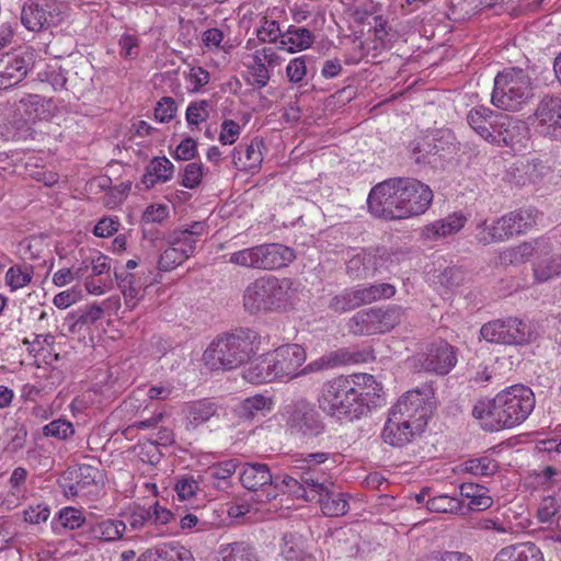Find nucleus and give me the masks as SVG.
<instances>
[{
  "label": "nucleus",
  "instance_id": "393cba45",
  "mask_svg": "<svg viewBox=\"0 0 561 561\" xmlns=\"http://www.w3.org/2000/svg\"><path fill=\"white\" fill-rule=\"evenodd\" d=\"M279 375L276 351L263 356L259 363L244 373V378L253 383H266L277 379Z\"/></svg>",
  "mask_w": 561,
  "mask_h": 561
},
{
  "label": "nucleus",
  "instance_id": "7c9ffc66",
  "mask_svg": "<svg viewBox=\"0 0 561 561\" xmlns=\"http://www.w3.org/2000/svg\"><path fill=\"white\" fill-rule=\"evenodd\" d=\"M460 495L468 499L469 502L465 505L463 511H484L492 506L493 500L488 495V489L477 483H462L459 486Z\"/></svg>",
  "mask_w": 561,
  "mask_h": 561
},
{
  "label": "nucleus",
  "instance_id": "473e14b6",
  "mask_svg": "<svg viewBox=\"0 0 561 561\" xmlns=\"http://www.w3.org/2000/svg\"><path fill=\"white\" fill-rule=\"evenodd\" d=\"M538 210L534 207L519 208L505 216L511 237L526 233L537 224Z\"/></svg>",
  "mask_w": 561,
  "mask_h": 561
},
{
  "label": "nucleus",
  "instance_id": "ea45409f",
  "mask_svg": "<svg viewBox=\"0 0 561 561\" xmlns=\"http://www.w3.org/2000/svg\"><path fill=\"white\" fill-rule=\"evenodd\" d=\"M80 266L83 268L82 277L93 276L111 279V259L101 252H96L82 260Z\"/></svg>",
  "mask_w": 561,
  "mask_h": 561
},
{
  "label": "nucleus",
  "instance_id": "69168bd1",
  "mask_svg": "<svg viewBox=\"0 0 561 561\" xmlns=\"http://www.w3.org/2000/svg\"><path fill=\"white\" fill-rule=\"evenodd\" d=\"M204 169L201 162H190L184 167L181 184L186 188L197 187L203 179Z\"/></svg>",
  "mask_w": 561,
  "mask_h": 561
},
{
  "label": "nucleus",
  "instance_id": "de8ad7c7",
  "mask_svg": "<svg viewBox=\"0 0 561 561\" xmlns=\"http://www.w3.org/2000/svg\"><path fill=\"white\" fill-rule=\"evenodd\" d=\"M559 275H561V254H553L534 266V277L538 283L548 282Z\"/></svg>",
  "mask_w": 561,
  "mask_h": 561
},
{
  "label": "nucleus",
  "instance_id": "a211bd4d",
  "mask_svg": "<svg viewBox=\"0 0 561 561\" xmlns=\"http://www.w3.org/2000/svg\"><path fill=\"white\" fill-rule=\"evenodd\" d=\"M55 3L44 0L42 3L27 0L21 7V23L32 32H38L50 26L54 20Z\"/></svg>",
  "mask_w": 561,
  "mask_h": 561
},
{
  "label": "nucleus",
  "instance_id": "a878e982",
  "mask_svg": "<svg viewBox=\"0 0 561 561\" xmlns=\"http://www.w3.org/2000/svg\"><path fill=\"white\" fill-rule=\"evenodd\" d=\"M279 62V54L275 47H263L261 51H256L251 73L259 87H264L268 79L270 72L274 70Z\"/></svg>",
  "mask_w": 561,
  "mask_h": 561
},
{
  "label": "nucleus",
  "instance_id": "58836bf2",
  "mask_svg": "<svg viewBox=\"0 0 561 561\" xmlns=\"http://www.w3.org/2000/svg\"><path fill=\"white\" fill-rule=\"evenodd\" d=\"M272 408L273 401L270 398L256 394L244 399L237 408V413L241 419L251 420L259 414L264 415Z\"/></svg>",
  "mask_w": 561,
  "mask_h": 561
},
{
  "label": "nucleus",
  "instance_id": "5701e85b",
  "mask_svg": "<svg viewBox=\"0 0 561 561\" xmlns=\"http://www.w3.org/2000/svg\"><path fill=\"white\" fill-rule=\"evenodd\" d=\"M423 433L417 425L399 424V421L388 416L381 437L386 444L393 447H403Z\"/></svg>",
  "mask_w": 561,
  "mask_h": 561
},
{
  "label": "nucleus",
  "instance_id": "37998d69",
  "mask_svg": "<svg viewBox=\"0 0 561 561\" xmlns=\"http://www.w3.org/2000/svg\"><path fill=\"white\" fill-rule=\"evenodd\" d=\"M219 554L221 561H257L254 549L244 541L222 546Z\"/></svg>",
  "mask_w": 561,
  "mask_h": 561
},
{
  "label": "nucleus",
  "instance_id": "864d4df0",
  "mask_svg": "<svg viewBox=\"0 0 561 561\" xmlns=\"http://www.w3.org/2000/svg\"><path fill=\"white\" fill-rule=\"evenodd\" d=\"M360 306L362 304L358 291L356 288H354L334 296L329 304V309L336 313H343L356 309Z\"/></svg>",
  "mask_w": 561,
  "mask_h": 561
},
{
  "label": "nucleus",
  "instance_id": "ddd939ff",
  "mask_svg": "<svg viewBox=\"0 0 561 561\" xmlns=\"http://www.w3.org/2000/svg\"><path fill=\"white\" fill-rule=\"evenodd\" d=\"M417 360L423 370L437 375H447L457 364V350L444 340L430 344Z\"/></svg>",
  "mask_w": 561,
  "mask_h": 561
},
{
  "label": "nucleus",
  "instance_id": "72a5a7b5",
  "mask_svg": "<svg viewBox=\"0 0 561 561\" xmlns=\"http://www.w3.org/2000/svg\"><path fill=\"white\" fill-rule=\"evenodd\" d=\"M262 159L259 145L254 142L240 144L232 151V162L239 170L252 171L261 164Z\"/></svg>",
  "mask_w": 561,
  "mask_h": 561
},
{
  "label": "nucleus",
  "instance_id": "052dcab7",
  "mask_svg": "<svg viewBox=\"0 0 561 561\" xmlns=\"http://www.w3.org/2000/svg\"><path fill=\"white\" fill-rule=\"evenodd\" d=\"M285 494H288V497L293 496L306 502H313L317 497V495H310V492L307 491L302 483L289 476L283 477V495Z\"/></svg>",
  "mask_w": 561,
  "mask_h": 561
},
{
  "label": "nucleus",
  "instance_id": "7ed1b4c3",
  "mask_svg": "<svg viewBox=\"0 0 561 561\" xmlns=\"http://www.w3.org/2000/svg\"><path fill=\"white\" fill-rule=\"evenodd\" d=\"M259 340V334L252 329L220 334L205 350L203 360L213 370L236 369L255 355Z\"/></svg>",
  "mask_w": 561,
  "mask_h": 561
},
{
  "label": "nucleus",
  "instance_id": "c03bdc74",
  "mask_svg": "<svg viewBox=\"0 0 561 561\" xmlns=\"http://www.w3.org/2000/svg\"><path fill=\"white\" fill-rule=\"evenodd\" d=\"M463 507L465 505L461 500L446 494L437 495L426 501V508L434 513L465 515Z\"/></svg>",
  "mask_w": 561,
  "mask_h": 561
},
{
  "label": "nucleus",
  "instance_id": "f8f14e48",
  "mask_svg": "<svg viewBox=\"0 0 561 561\" xmlns=\"http://www.w3.org/2000/svg\"><path fill=\"white\" fill-rule=\"evenodd\" d=\"M34 66V53L26 48L0 55V90L19 84Z\"/></svg>",
  "mask_w": 561,
  "mask_h": 561
},
{
  "label": "nucleus",
  "instance_id": "c756f323",
  "mask_svg": "<svg viewBox=\"0 0 561 561\" xmlns=\"http://www.w3.org/2000/svg\"><path fill=\"white\" fill-rule=\"evenodd\" d=\"M217 410V404L208 399L187 403L185 407L186 427L193 430L197 428L215 416Z\"/></svg>",
  "mask_w": 561,
  "mask_h": 561
},
{
  "label": "nucleus",
  "instance_id": "a19ab883",
  "mask_svg": "<svg viewBox=\"0 0 561 561\" xmlns=\"http://www.w3.org/2000/svg\"><path fill=\"white\" fill-rule=\"evenodd\" d=\"M33 266L30 264L12 265L4 275V283L11 293L26 287L33 278Z\"/></svg>",
  "mask_w": 561,
  "mask_h": 561
},
{
  "label": "nucleus",
  "instance_id": "4c0bfd02",
  "mask_svg": "<svg viewBox=\"0 0 561 561\" xmlns=\"http://www.w3.org/2000/svg\"><path fill=\"white\" fill-rule=\"evenodd\" d=\"M307 354L299 344H283V377H298L297 369L306 362Z\"/></svg>",
  "mask_w": 561,
  "mask_h": 561
},
{
  "label": "nucleus",
  "instance_id": "2eb2a0df",
  "mask_svg": "<svg viewBox=\"0 0 561 561\" xmlns=\"http://www.w3.org/2000/svg\"><path fill=\"white\" fill-rule=\"evenodd\" d=\"M528 134L529 129L525 122L502 113L495 129L492 130L489 142L499 147L515 149L525 146Z\"/></svg>",
  "mask_w": 561,
  "mask_h": 561
},
{
  "label": "nucleus",
  "instance_id": "dca6fc26",
  "mask_svg": "<svg viewBox=\"0 0 561 561\" xmlns=\"http://www.w3.org/2000/svg\"><path fill=\"white\" fill-rule=\"evenodd\" d=\"M404 219L424 214L433 202V192L428 185L413 178H403Z\"/></svg>",
  "mask_w": 561,
  "mask_h": 561
},
{
  "label": "nucleus",
  "instance_id": "aec40b11",
  "mask_svg": "<svg viewBox=\"0 0 561 561\" xmlns=\"http://www.w3.org/2000/svg\"><path fill=\"white\" fill-rule=\"evenodd\" d=\"M466 217L460 213H454L443 219L435 220L421 230V238L424 241H437L454 233H457L466 222Z\"/></svg>",
  "mask_w": 561,
  "mask_h": 561
},
{
  "label": "nucleus",
  "instance_id": "9d476101",
  "mask_svg": "<svg viewBox=\"0 0 561 561\" xmlns=\"http://www.w3.org/2000/svg\"><path fill=\"white\" fill-rule=\"evenodd\" d=\"M126 526L131 530H144L151 526L156 528V531L147 530L146 534H150L152 537L163 536L164 531L160 528L170 524L175 517L174 514L160 505L159 502H154L149 507L135 505L128 513L125 514Z\"/></svg>",
  "mask_w": 561,
  "mask_h": 561
},
{
  "label": "nucleus",
  "instance_id": "2f4dec72",
  "mask_svg": "<svg viewBox=\"0 0 561 561\" xmlns=\"http://www.w3.org/2000/svg\"><path fill=\"white\" fill-rule=\"evenodd\" d=\"M174 165L167 157H154L146 169L142 183L152 187L157 183H165L173 178Z\"/></svg>",
  "mask_w": 561,
  "mask_h": 561
},
{
  "label": "nucleus",
  "instance_id": "20e7f679",
  "mask_svg": "<svg viewBox=\"0 0 561 561\" xmlns=\"http://www.w3.org/2000/svg\"><path fill=\"white\" fill-rule=\"evenodd\" d=\"M534 98V81L528 70L508 67L494 78L492 104L503 111L516 112Z\"/></svg>",
  "mask_w": 561,
  "mask_h": 561
},
{
  "label": "nucleus",
  "instance_id": "0eeeda50",
  "mask_svg": "<svg viewBox=\"0 0 561 561\" xmlns=\"http://www.w3.org/2000/svg\"><path fill=\"white\" fill-rule=\"evenodd\" d=\"M242 302L245 311L251 314L277 309L280 302V280L272 275L254 279L245 287Z\"/></svg>",
  "mask_w": 561,
  "mask_h": 561
},
{
  "label": "nucleus",
  "instance_id": "6ab92c4d",
  "mask_svg": "<svg viewBox=\"0 0 561 561\" xmlns=\"http://www.w3.org/2000/svg\"><path fill=\"white\" fill-rule=\"evenodd\" d=\"M398 401L407 403L408 414L412 415V425L424 432L427 421L433 413V402L427 394L420 390H411L403 394Z\"/></svg>",
  "mask_w": 561,
  "mask_h": 561
},
{
  "label": "nucleus",
  "instance_id": "774afa93",
  "mask_svg": "<svg viewBox=\"0 0 561 561\" xmlns=\"http://www.w3.org/2000/svg\"><path fill=\"white\" fill-rule=\"evenodd\" d=\"M50 515V508L47 504L30 505L23 511L24 520L32 525L45 523Z\"/></svg>",
  "mask_w": 561,
  "mask_h": 561
},
{
  "label": "nucleus",
  "instance_id": "603ef678",
  "mask_svg": "<svg viewBox=\"0 0 561 561\" xmlns=\"http://www.w3.org/2000/svg\"><path fill=\"white\" fill-rule=\"evenodd\" d=\"M462 466L463 471L481 477H491L499 469L497 461L489 456L469 459Z\"/></svg>",
  "mask_w": 561,
  "mask_h": 561
},
{
  "label": "nucleus",
  "instance_id": "13d9d810",
  "mask_svg": "<svg viewBox=\"0 0 561 561\" xmlns=\"http://www.w3.org/2000/svg\"><path fill=\"white\" fill-rule=\"evenodd\" d=\"M183 253V251L181 252L174 245L169 244V247L160 254L158 268L164 272L174 270L186 261Z\"/></svg>",
  "mask_w": 561,
  "mask_h": 561
},
{
  "label": "nucleus",
  "instance_id": "6e6552de",
  "mask_svg": "<svg viewBox=\"0 0 561 561\" xmlns=\"http://www.w3.org/2000/svg\"><path fill=\"white\" fill-rule=\"evenodd\" d=\"M241 484L251 491H257L261 489L260 501L263 502V496L270 504L268 507H264V504L260 508L261 511L277 513L280 508V501L277 500L278 490L277 485L273 484V478L270 468L263 463H245L240 472Z\"/></svg>",
  "mask_w": 561,
  "mask_h": 561
},
{
  "label": "nucleus",
  "instance_id": "4d7b16f0",
  "mask_svg": "<svg viewBox=\"0 0 561 561\" xmlns=\"http://www.w3.org/2000/svg\"><path fill=\"white\" fill-rule=\"evenodd\" d=\"M43 434L46 437H54L60 440H66L75 434V428L71 422L58 419L46 424L43 427Z\"/></svg>",
  "mask_w": 561,
  "mask_h": 561
},
{
  "label": "nucleus",
  "instance_id": "79ce46f5",
  "mask_svg": "<svg viewBox=\"0 0 561 561\" xmlns=\"http://www.w3.org/2000/svg\"><path fill=\"white\" fill-rule=\"evenodd\" d=\"M375 319L373 308L358 311L348 320V330L359 336L377 334Z\"/></svg>",
  "mask_w": 561,
  "mask_h": 561
},
{
  "label": "nucleus",
  "instance_id": "39448f33",
  "mask_svg": "<svg viewBox=\"0 0 561 561\" xmlns=\"http://www.w3.org/2000/svg\"><path fill=\"white\" fill-rule=\"evenodd\" d=\"M403 178H391L376 184L369 192L367 205L369 213L385 220L404 219V197L402 185Z\"/></svg>",
  "mask_w": 561,
  "mask_h": 561
},
{
  "label": "nucleus",
  "instance_id": "c85d7f7f",
  "mask_svg": "<svg viewBox=\"0 0 561 561\" xmlns=\"http://www.w3.org/2000/svg\"><path fill=\"white\" fill-rule=\"evenodd\" d=\"M477 240L482 244L503 242L511 238L505 216L489 224L486 220L477 226Z\"/></svg>",
  "mask_w": 561,
  "mask_h": 561
},
{
  "label": "nucleus",
  "instance_id": "f257e3e1",
  "mask_svg": "<svg viewBox=\"0 0 561 561\" xmlns=\"http://www.w3.org/2000/svg\"><path fill=\"white\" fill-rule=\"evenodd\" d=\"M381 390L373 375H340L325 381L318 397L319 408L337 419H358L368 409L370 397Z\"/></svg>",
  "mask_w": 561,
  "mask_h": 561
},
{
  "label": "nucleus",
  "instance_id": "4be33fe9",
  "mask_svg": "<svg viewBox=\"0 0 561 561\" xmlns=\"http://www.w3.org/2000/svg\"><path fill=\"white\" fill-rule=\"evenodd\" d=\"M114 276L123 294L125 305L134 309L144 297L145 284L137 273L114 270Z\"/></svg>",
  "mask_w": 561,
  "mask_h": 561
},
{
  "label": "nucleus",
  "instance_id": "4468645a",
  "mask_svg": "<svg viewBox=\"0 0 561 561\" xmlns=\"http://www.w3.org/2000/svg\"><path fill=\"white\" fill-rule=\"evenodd\" d=\"M536 128L545 136L561 138V98L546 94L534 112Z\"/></svg>",
  "mask_w": 561,
  "mask_h": 561
},
{
  "label": "nucleus",
  "instance_id": "680f3d73",
  "mask_svg": "<svg viewBox=\"0 0 561 561\" xmlns=\"http://www.w3.org/2000/svg\"><path fill=\"white\" fill-rule=\"evenodd\" d=\"M58 519L64 528L70 530L80 528L85 522L83 512L72 506H67L60 510L58 513Z\"/></svg>",
  "mask_w": 561,
  "mask_h": 561
},
{
  "label": "nucleus",
  "instance_id": "b1692460",
  "mask_svg": "<svg viewBox=\"0 0 561 561\" xmlns=\"http://www.w3.org/2000/svg\"><path fill=\"white\" fill-rule=\"evenodd\" d=\"M501 114L485 106H477L469 111L467 122L481 138L489 142Z\"/></svg>",
  "mask_w": 561,
  "mask_h": 561
},
{
  "label": "nucleus",
  "instance_id": "423d86ee",
  "mask_svg": "<svg viewBox=\"0 0 561 561\" xmlns=\"http://www.w3.org/2000/svg\"><path fill=\"white\" fill-rule=\"evenodd\" d=\"M533 335L530 323L516 317L496 319L483 324L480 329V336L483 340L505 345L527 344Z\"/></svg>",
  "mask_w": 561,
  "mask_h": 561
},
{
  "label": "nucleus",
  "instance_id": "f03ea898",
  "mask_svg": "<svg viewBox=\"0 0 561 561\" xmlns=\"http://www.w3.org/2000/svg\"><path fill=\"white\" fill-rule=\"evenodd\" d=\"M535 407V396L530 388L513 386L499 392L494 399L479 401L472 415L481 421L485 431L496 432L522 424Z\"/></svg>",
  "mask_w": 561,
  "mask_h": 561
},
{
  "label": "nucleus",
  "instance_id": "3c124183",
  "mask_svg": "<svg viewBox=\"0 0 561 561\" xmlns=\"http://www.w3.org/2000/svg\"><path fill=\"white\" fill-rule=\"evenodd\" d=\"M356 289L362 305L371 304L382 298H390L396 294L394 286L388 283L369 285L367 287Z\"/></svg>",
  "mask_w": 561,
  "mask_h": 561
},
{
  "label": "nucleus",
  "instance_id": "e2e57ef3",
  "mask_svg": "<svg viewBox=\"0 0 561 561\" xmlns=\"http://www.w3.org/2000/svg\"><path fill=\"white\" fill-rule=\"evenodd\" d=\"M253 506L247 501L238 500L228 505L227 514L232 523L242 524L252 518Z\"/></svg>",
  "mask_w": 561,
  "mask_h": 561
},
{
  "label": "nucleus",
  "instance_id": "bf43d9fd",
  "mask_svg": "<svg viewBox=\"0 0 561 561\" xmlns=\"http://www.w3.org/2000/svg\"><path fill=\"white\" fill-rule=\"evenodd\" d=\"M174 491L180 500H190L199 491V482L193 476H180L174 483Z\"/></svg>",
  "mask_w": 561,
  "mask_h": 561
},
{
  "label": "nucleus",
  "instance_id": "a18cd8bd",
  "mask_svg": "<svg viewBox=\"0 0 561 561\" xmlns=\"http://www.w3.org/2000/svg\"><path fill=\"white\" fill-rule=\"evenodd\" d=\"M283 541V561H316L312 554L304 551L301 537L285 535Z\"/></svg>",
  "mask_w": 561,
  "mask_h": 561
},
{
  "label": "nucleus",
  "instance_id": "0e129e2a",
  "mask_svg": "<svg viewBox=\"0 0 561 561\" xmlns=\"http://www.w3.org/2000/svg\"><path fill=\"white\" fill-rule=\"evenodd\" d=\"M209 102L199 100L191 102L186 108V121L188 125H198L209 117Z\"/></svg>",
  "mask_w": 561,
  "mask_h": 561
},
{
  "label": "nucleus",
  "instance_id": "9b49d317",
  "mask_svg": "<svg viewBox=\"0 0 561 561\" xmlns=\"http://www.w3.org/2000/svg\"><path fill=\"white\" fill-rule=\"evenodd\" d=\"M287 414V428L291 435L312 437L321 434L324 430L319 413L305 399L289 405Z\"/></svg>",
  "mask_w": 561,
  "mask_h": 561
},
{
  "label": "nucleus",
  "instance_id": "49530a36",
  "mask_svg": "<svg viewBox=\"0 0 561 561\" xmlns=\"http://www.w3.org/2000/svg\"><path fill=\"white\" fill-rule=\"evenodd\" d=\"M376 316L375 324L378 333H386L401 322L402 311L400 307L393 306L387 309L373 308Z\"/></svg>",
  "mask_w": 561,
  "mask_h": 561
},
{
  "label": "nucleus",
  "instance_id": "8fccbe9b",
  "mask_svg": "<svg viewBox=\"0 0 561 561\" xmlns=\"http://www.w3.org/2000/svg\"><path fill=\"white\" fill-rule=\"evenodd\" d=\"M331 368L348 365L365 363L368 359L369 353L366 351L351 350V348H339L336 351L327 354Z\"/></svg>",
  "mask_w": 561,
  "mask_h": 561
},
{
  "label": "nucleus",
  "instance_id": "09e8293b",
  "mask_svg": "<svg viewBox=\"0 0 561 561\" xmlns=\"http://www.w3.org/2000/svg\"><path fill=\"white\" fill-rule=\"evenodd\" d=\"M366 264H371L374 266V271H378L383 265L382 256L376 255H354L346 264V272L352 278H362L366 277Z\"/></svg>",
  "mask_w": 561,
  "mask_h": 561
},
{
  "label": "nucleus",
  "instance_id": "338daca9",
  "mask_svg": "<svg viewBox=\"0 0 561 561\" xmlns=\"http://www.w3.org/2000/svg\"><path fill=\"white\" fill-rule=\"evenodd\" d=\"M187 89L198 92L209 82V72L202 67H192L186 75Z\"/></svg>",
  "mask_w": 561,
  "mask_h": 561
},
{
  "label": "nucleus",
  "instance_id": "1a4fd4ad",
  "mask_svg": "<svg viewBox=\"0 0 561 561\" xmlns=\"http://www.w3.org/2000/svg\"><path fill=\"white\" fill-rule=\"evenodd\" d=\"M229 263L251 270L274 271L280 267V244L262 243L229 254Z\"/></svg>",
  "mask_w": 561,
  "mask_h": 561
},
{
  "label": "nucleus",
  "instance_id": "f704fd0d",
  "mask_svg": "<svg viewBox=\"0 0 561 561\" xmlns=\"http://www.w3.org/2000/svg\"><path fill=\"white\" fill-rule=\"evenodd\" d=\"M237 468V460L228 459L210 466L206 471V476L216 489L227 490L231 485V478L236 473Z\"/></svg>",
  "mask_w": 561,
  "mask_h": 561
},
{
  "label": "nucleus",
  "instance_id": "e433bc0d",
  "mask_svg": "<svg viewBox=\"0 0 561 561\" xmlns=\"http://www.w3.org/2000/svg\"><path fill=\"white\" fill-rule=\"evenodd\" d=\"M313 502L319 503L322 513L329 517L343 516L350 508L345 494L334 493L330 490V486L327 489V492H323V496L316 497Z\"/></svg>",
  "mask_w": 561,
  "mask_h": 561
},
{
  "label": "nucleus",
  "instance_id": "6e6d98bb",
  "mask_svg": "<svg viewBox=\"0 0 561 561\" xmlns=\"http://www.w3.org/2000/svg\"><path fill=\"white\" fill-rule=\"evenodd\" d=\"M168 242L181 252L185 250L183 255L187 260L195 253L197 240L186 231L174 230L169 234Z\"/></svg>",
  "mask_w": 561,
  "mask_h": 561
},
{
  "label": "nucleus",
  "instance_id": "bb28decb",
  "mask_svg": "<svg viewBox=\"0 0 561 561\" xmlns=\"http://www.w3.org/2000/svg\"><path fill=\"white\" fill-rule=\"evenodd\" d=\"M126 529L125 522L107 518L90 524L87 535L92 540L112 542L121 539Z\"/></svg>",
  "mask_w": 561,
  "mask_h": 561
},
{
  "label": "nucleus",
  "instance_id": "cd10ccee",
  "mask_svg": "<svg viewBox=\"0 0 561 561\" xmlns=\"http://www.w3.org/2000/svg\"><path fill=\"white\" fill-rule=\"evenodd\" d=\"M493 561H543V556L535 543L520 542L502 548Z\"/></svg>",
  "mask_w": 561,
  "mask_h": 561
},
{
  "label": "nucleus",
  "instance_id": "f3484780",
  "mask_svg": "<svg viewBox=\"0 0 561 561\" xmlns=\"http://www.w3.org/2000/svg\"><path fill=\"white\" fill-rule=\"evenodd\" d=\"M48 102L38 95V94H30L25 98H22L18 105V112L20 113L23 121L15 122L19 124L16 131L12 135L13 140H25L31 135V122H36L41 119H45L49 115V110L47 108Z\"/></svg>",
  "mask_w": 561,
  "mask_h": 561
},
{
  "label": "nucleus",
  "instance_id": "5fc2aeb1",
  "mask_svg": "<svg viewBox=\"0 0 561 561\" xmlns=\"http://www.w3.org/2000/svg\"><path fill=\"white\" fill-rule=\"evenodd\" d=\"M256 35L262 43L268 44L266 47H275L277 51L280 49V46L277 44L278 38H280V25L278 21L264 18Z\"/></svg>",
  "mask_w": 561,
  "mask_h": 561
},
{
  "label": "nucleus",
  "instance_id": "412c9836",
  "mask_svg": "<svg viewBox=\"0 0 561 561\" xmlns=\"http://www.w3.org/2000/svg\"><path fill=\"white\" fill-rule=\"evenodd\" d=\"M100 477L98 468L91 465H81L73 473V482L64 483L62 488L67 496L80 497L90 493L91 486H96Z\"/></svg>",
  "mask_w": 561,
  "mask_h": 561
},
{
  "label": "nucleus",
  "instance_id": "c9c22d12",
  "mask_svg": "<svg viewBox=\"0 0 561 561\" xmlns=\"http://www.w3.org/2000/svg\"><path fill=\"white\" fill-rule=\"evenodd\" d=\"M314 41V36L307 27L289 26L283 33V50L296 53L309 48Z\"/></svg>",
  "mask_w": 561,
  "mask_h": 561
}]
</instances>
